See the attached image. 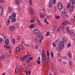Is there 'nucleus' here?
Here are the masks:
<instances>
[{
  "instance_id": "obj_44",
  "label": "nucleus",
  "mask_w": 75,
  "mask_h": 75,
  "mask_svg": "<svg viewBox=\"0 0 75 75\" xmlns=\"http://www.w3.org/2000/svg\"><path fill=\"white\" fill-rule=\"evenodd\" d=\"M64 21V23H65V25H66L67 24H68V21Z\"/></svg>"
},
{
  "instance_id": "obj_20",
  "label": "nucleus",
  "mask_w": 75,
  "mask_h": 75,
  "mask_svg": "<svg viewBox=\"0 0 75 75\" xmlns=\"http://www.w3.org/2000/svg\"><path fill=\"white\" fill-rule=\"evenodd\" d=\"M44 21L45 22V23H46V24H49V23L47 22V19L46 18H45L44 19Z\"/></svg>"
},
{
  "instance_id": "obj_6",
  "label": "nucleus",
  "mask_w": 75,
  "mask_h": 75,
  "mask_svg": "<svg viewBox=\"0 0 75 75\" xmlns=\"http://www.w3.org/2000/svg\"><path fill=\"white\" fill-rule=\"evenodd\" d=\"M63 48L62 47L59 46L57 47V50L59 51H60L61 50H62L63 49Z\"/></svg>"
},
{
  "instance_id": "obj_54",
  "label": "nucleus",
  "mask_w": 75,
  "mask_h": 75,
  "mask_svg": "<svg viewBox=\"0 0 75 75\" xmlns=\"http://www.w3.org/2000/svg\"><path fill=\"white\" fill-rule=\"evenodd\" d=\"M4 2L3 0H0V3H4Z\"/></svg>"
},
{
  "instance_id": "obj_12",
  "label": "nucleus",
  "mask_w": 75,
  "mask_h": 75,
  "mask_svg": "<svg viewBox=\"0 0 75 75\" xmlns=\"http://www.w3.org/2000/svg\"><path fill=\"white\" fill-rule=\"evenodd\" d=\"M63 42H66L67 41V39L66 38L63 37Z\"/></svg>"
},
{
  "instance_id": "obj_32",
  "label": "nucleus",
  "mask_w": 75,
  "mask_h": 75,
  "mask_svg": "<svg viewBox=\"0 0 75 75\" xmlns=\"http://www.w3.org/2000/svg\"><path fill=\"white\" fill-rule=\"evenodd\" d=\"M23 58L25 59H25H27V56L26 55H25L23 56Z\"/></svg>"
},
{
  "instance_id": "obj_45",
  "label": "nucleus",
  "mask_w": 75,
  "mask_h": 75,
  "mask_svg": "<svg viewBox=\"0 0 75 75\" xmlns=\"http://www.w3.org/2000/svg\"><path fill=\"white\" fill-rule=\"evenodd\" d=\"M52 1L53 4H55L56 3V1H55V0H52Z\"/></svg>"
},
{
  "instance_id": "obj_9",
  "label": "nucleus",
  "mask_w": 75,
  "mask_h": 75,
  "mask_svg": "<svg viewBox=\"0 0 75 75\" xmlns=\"http://www.w3.org/2000/svg\"><path fill=\"white\" fill-rule=\"evenodd\" d=\"M42 63L43 64V65H45V61H46V59H44V57H43L42 59Z\"/></svg>"
},
{
  "instance_id": "obj_52",
  "label": "nucleus",
  "mask_w": 75,
  "mask_h": 75,
  "mask_svg": "<svg viewBox=\"0 0 75 75\" xmlns=\"http://www.w3.org/2000/svg\"><path fill=\"white\" fill-rule=\"evenodd\" d=\"M37 62L38 64H40V63H41V62L40 61L38 60Z\"/></svg>"
},
{
  "instance_id": "obj_36",
  "label": "nucleus",
  "mask_w": 75,
  "mask_h": 75,
  "mask_svg": "<svg viewBox=\"0 0 75 75\" xmlns=\"http://www.w3.org/2000/svg\"><path fill=\"white\" fill-rule=\"evenodd\" d=\"M15 3L16 4H17V5H18V4H19V2L18 1V0L15 1Z\"/></svg>"
},
{
  "instance_id": "obj_8",
  "label": "nucleus",
  "mask_w": 75,
  "mask_h": 75,
  "mask_svg": "<svg viewBox=\"0 0 75 75\" xmlns=\"http://www.w3.org/2000/svg\"><path fill=\"white\" fill-rule=\"evenodd\" d=\"M45 54V50H43L42 53V57L43 58H44V57Z\"/></svg>"
},
{
  "instance_id": "obj_57",
  "label": "nucleus",
  "mask_w": 75,
  "mask_h": 75,
  "mask_svg": "<svg viewBox=\"0 0 75 75\" xmlns=\"http://www.w3.org/2000/svg\"><path fill=\"white\" fill-rule=\"evenodd\" d=\"M3 41V39L1 38H0V42H2Z\"/></svg>"
},
{
  "instance_id": "obj_18",
  "label": "nucleus",
  "mask_w": 75,
  "mask_h": 75,
  "mask_svg": "<svg viewBox=\"0 0 75 75\" xmlns=\"http://www.w3.org/2000/svg\"><path fill=\"white\" fill-rule=\"evenodd\" d=\"M16 19L15 18H13L11 21L12 23H14V22H16Z\"/></svg>"
},
{
  "instance_id": "obj_4",
  "label": "nucleus",
  "mask_w": 75,
  "mask_h": 75,
  "mask_svg": "<svg viewBox=\"0 0 75 75\" xmlns=\"http://www.w3.org/2000/svg\"><path fill=\"white\" fill-rule=\"evenodd\" d=\"M9 29L10 31H12L15 30V27L14 26H12L9 28Z\"/></svg>"
},
{
  "instance_id": "obj_11",
  "label": "nucleus",
  "mask_w": 75,
  "mask_h": 75,
  "mask_svg": "<svg viewBox=\"0 0 75 75\" xmlns=\"http://www.w3.org/2000/svg\"><path fill=\"white\" fill-rule=\"evenodd\" d=\"M12 16L13 18H16V14L15 12H13L12 15Z\"/></svg>"
},
{
  "instance_id": "obj_10",
  "label": "nucleus",
  "mask_w": 75,
  "mask_h": 75,
  "mask_svg": "<svg viewBox=\"0 0 75 75\" xmlns=\"http://www.w3.org/2000/svg\"><path fill=\"white\" fill-rule=\"evenodd\" d=\"M5 44L7 45L9 44V40H8V39H7L5 40Z\"/></svg>"
},
{
  "instance_id": "obj_61",
  "label": "nucleus",
  "mask_w": 75,
  "mask_h": 75,
  "mask_svg": "<svg viewBox=\"0 0 75 75\" xmlns=\"http://www.w3.org/2000/svg\"><path fill=\"white\" fill-rule=\"evenodd\" d=\"M66 30L67 31H69V28H67Z\"/></svg>"
},
{
  "instance_id": "obj_33",
  "label": "nucleus",
  "mask_w": 75,
  "mask_h": 75,
  "mask_svg": "<svg viewBox=\"0 0 75 75\" xmlns=\"http://www.w3.org/2000/svg\"><path fill=\"white\" fill-rule=\"evenodd\" d=\"M52 58H54V56L53 55L54 54L53 53V52H50Z\"/></svg>"
},
{
  "instance_id": "obj_2",
  "label": "nucleus",
  "mask_w": 75,
  "mask_h": 75,
  "mask_svg": "<svg viewBox=\"0 0 75 75\" xmlns=\"http://www.w3.org/2000/svg\"><path fill=\"white\" fill-rule=\"evenodd\" d=\"M6 58V55L3 54L1 56V59L2 61H4Z\"/></svg>"
},
{
  "instance_id": "obj_47",
  "label": "nucleus",
  "mask_w": 75,
  "mask_h": 75,
  "mask_svg": "<svg viewBox=\"0 0 75 75\" xmlns=\"http://www.w3.org/2000/svg\"><path fill=\"white\" fill-rule=\"evenodd\" d=\"M59 42V39H57L56 40V41L55 42V43H58Z\"/></svg>"
},
{
  "instance_id": "obj_14",
  "label": "nucleus",
  "mask_w": 75,
  "mask_h": 75,
  "mask_svg": "<svg viewBox=\"0 0 75 75\" xmlns=\"http://www.w3.org/2000/svg\"><path fill=\"white\" fill-rule=\"evenodd\" d=\"M69 34H70L72 36H73V35H74V33H73V32H72L71 30H69Z\"/></svg>"
},
{
  "instance_id": "obj_27",
  "label": "nucleus",
  "mask_w": 75,
  "mask_h": 75,
  "mask_svg": "<svg viewBox=\"0 0 75 75\" xmlns=\"http://www.w3.org/2000/svg\"><path fill=\"white\" fill-rule=\"evenodd\" d=\"M47 61L48 62H50V59H49V57H48V56H47Z\"/></svg>"
},
{
  "instance_id": "obj_53",
  "label": "nucleus",
  "mask_w": 75,
  "mask_h": 75,
  "mask_svg": "<svg viewBox=\"0 0 75 75\" xmlns=\"http://www.w3.org/2000/svg\"><path fill=\"white\" fill-rule=\"evenodd\" d=\"M35 48L36 49L38 48V45H35Z\"/></svg>"
},
{
  "instance_id": "obj_48",
  "label": "nucleus",
  "mask_w": 75,
  "mask_h": 75,
  "mask_svg": "<svg viewBox=\"0 0 75 75\" xmlns=\"http://www.w3.org/2000/svg\"><path fill=\"white\" fill-rule=\"evenodd\" d=\"M13 18V17L12 16H10L9 17V19H10V20H11L12 18Z\"/></svg>"
},
{
  "instance_id": "obj_30",
  "label": "nucleus",
  "mask_w": 75,
  "mask_h": 75,
  "mask_svg": "<svg viewBox=\"0 0 75 75\" xmlns=\"http://www.w3.org/2000/svg\"><path fill=\"white\" fill-rule=\"evenodd\" d=\"M70 1H71V3L72 4H75V0H70Z\"/></svg>"
},
{
  "instance_id": "obj_13",
  "label": "nucleus",
  "mask_w": 75,
  "mask_h": 75,
  "mask_svg": "<svg viewBox=\"0 0 75 75\" xmlns=\"http://www.w3.org/2000/svg\"><path fill=\"white\" fill-rule=\"evenodd\" d=\"M68 57H69L70 58H71V56H72V55H71V53L70 52H68Z\"/></svg>"
},
{
  "instance_id": "obj_25",
  "label": "nucleus",
  "mask_w": 75,
  "mask_h": 75,
  "mask_svg": "<svg viewBox=\"0 0 75 75\" xmlns=\"http://www.w3.org/2000/svg\"><path fill=\"white\" fill-rule=\"evenodd\" d=\"M42 32H40L39 34V35H38V37L39 38H41V35L42 34Z\"/></svg>"
},
{
  "instance_id": "obj_21",
  "label": "nucleus",
  "mask_w": 75,
  "mask_h": 75,
  "mask_svg": "<svg viewBox=\"0 0 75 75\" xmlns=\"http://www.w3.org/2000/svg\"><path fill=\"white\" fill-rule=\"evenodd\" d=\"M40 17H41V18H43L44 17V15L42 14V13H41L40 14Z\"/></svg>"
},
{
  "instance_id": "obj_15",
  "label": "nucleus",
  "mask_w": 75,
  "mask_h": 75,
  "mask_svg": "<svg viewBox=\"0 0 75 75\" xmlns=\"http://www.w3.org/2000/svg\"><path fill=\"white\" fill-rule=\"evenodd\" d=\"M50 6L51 7L52 6V2L51 1H50L49 2Z\"/></svg>"
},
{
  "instance_id": "obj_43",
  "label": "nucleus",
  "mask_w": 75,
  "mask_h": 75,
  "mask_svg": "<svg viewBox=\"0 0 75 75\" xmlns=\"http://www.w3.org/2000/svg\"><path fill=\"white\" fill-rule=\"evenodd\" d=\"M12 42L13 44H15L16 42H15V40L14 39H12Z\"/></svg>"
},
{
  "instance_id": "obj_51",
  "label": "nucleus",
  "mask_w": 75,
  "mask_h": 75,
  "mask_svg": "<svg viewBox=\"0 0 75 75\" xmlns=\"http://www.w3.org/2000/svg\"><path fill=\"white\" fill-rule=\"evenodd\" d=\"M71 4H69L67 6V8H69V7H70V6H71Z\"/></svg>"
},
{
  "instance_id": "obj_59",
  "label": "nucleus",
  "mask_w": 75,
  "mask_h": 75,
  "mask_svg": "<svg viewBox=\"0 0 75 75\" xmlns=\"http://www.w3.org/2000/svg\"><path fill=\"white\" fill-rule=\"evenodd\" d=\"M16 10L18 11H20L21 10V9L19 7H18L16 8Z\"/></svg>"
},
{
  "instance_id": "obj_46",
  "label": "nucleus",
  "mask_w": 75,
  "mask_h": 75,
  "mask_svg": "<svg viewBox=\"0 0 75 75\" xmlns=\"http://www.w3.org/2000/svg\"><path fill=\"white\" fill-rule=\"evenodd\" d=\"M62 13L65 16V15H66V14H67V12H63Z\"/></svg>"
},
{
  "instance_id": "obj_26",
  "label": "nucleus",
  "mask_w": 75,
  "mask_h": 75,
  "mask_svg": "<svg viewBox=\"0 0 75 75\" xmlns=\"http://www.w3.org/2000/svg\"><path fill=\"white\" fill-rule=\"evenodd\" d=\"M8 10L10 13L12 11V8L10 7H8Z\"/></svg>"
},
{
  "instance_id": "obj_31",
  "label": "nucleus",
  "mask_w": 75,
  "mask_h": 75,
  "mask_svg": "<svg viewBox=\"0 0 75 75\" xmlns=\"http://www.w3.org/2000/svg\"><path fill=\"white\" fill-rule=\"evenodd\" d=\"M34 27V24H32L30 26L29 28H33Z\"/></svg>"
},
{
  "instance_id": "obj_40",
  "label": "nucleus",
  "mask_w": 75,
  "mask_h": 75,
  "mask_svg": "<svg viewBox=\"0 0 75 75\" xmlns=\"http://www.w3.org/2000/svg\"><path fill=\"white\" fill-rule=\"evenodd\" d=\"M59 17H60V16H55V18H57V19H59Z\"/></svg>"
},
{
  "instance_id": "obj_23",
  "label": "nucleus",
  "mask_w": 75,
  "mask_h": 75,
  "mask_svg": "<svg viewBox=\"0 0 75 75\" xmlns=\"http://www.w3.org/2000/svg\"><path fill=\"white\" fill-rule=\"evenodd\" d=\"M57 30V25H54L53 27V30L54 31H55Z\"/></svg>"
},
{
  "instance_id": "obj_64",
  "label": "nucleus",
  "mask_w": 75,
  "mask_h": 75,
  "mask_svg": "<svg viewBox=\"0 0 75 75\" xmlns=\"http://www.w3.org/2000/svg\"><path fill=\"white\" fill-rule=\"evenodd\" d=\"M33 59V58L32 57H29L28 58V59L30 60H32V59Z\"/></svg>"
},
{
  "instance_id": "obj_28",
  "label": "nucleus",
  "mask_w": 75,
  "mask_h": 75,
  "mask_svg": "<svg viewBox=\"0 0 75 75\" xmlns=\"http://www.w3.org/2000/svg\"><path fill=\"white\" fill-rule=\"evenodd\" d=\"M20 48L21 49V50H23V47L21 45H20L19 46Z\"/></svg>"
},
{
  "instance_id": "obj_34",
  "label": "nucleus",
  "mask_w": 75,
  "mask_h": 75,
  "mask_svg": "<svg viewBox=\"0 0 75 75\" xmlns=\"http://www.w3.org/2000/svg\"><path fill=\"white\" fill-rule=\"evenodd\" d=\"M20 60L22 61H24L25 60V59L23 57H21L20 59Z\"/></svg>"
},
{
  "instance_id": "obj_3",
  "label": "nucleus",
  "mask_w": 75,
  "mask_h": 75,
  "mask_svg": "<svg viewBox=\"0 0 75 75\" xmlns=\"http://www.w3.org/2000/svg\"><path fill=\"white\" fill-rule=\"evenodd\" d=\"M58 4L57 6L59 10H62V8L63 6H62V5H61V4Z\"/></svg>"
},
{
  "instance_id": "obj_7",
  "label": "nucleus",
  "mask_w": 75,
  "mask_h": 75,
  "mask_svg": "<svg viewBox=\"0 0 75 75\" xmlns=\"http://www.w3.org/2000/svg\"><path fill=\"white\" fill-rule=\"evenodd\" d=\"M3 8L0 6V16H1L3 14Z\"/></svg>"
},
{
  "instance_id": "obj_24",
  "label": "nucleus",
  "mask_w": 75,
  "mask_h": 75,
  "mask_svg": "<svg viewBox=\"0 0 75 75\" xmlns=\"http://www.w3.org/2000/svg\"><path fill=\"white\" fill-rule=\"evenodd\" d=\"M16 51L18 52H19L20 51V48H19V47H17L16 48Z\"/></svg>"
},
{
  "instance_id": "obj_16",
  "label": "nucleus",
  "mask_w": 75,
  "mask_h": 75,
  "mask_svg": "<svg viewBox=\"0 0 75 75\" xmlns=\"http://www.w3.org/2000/svg\"><path fill=\"white\" fill-rule=\"evenodd\" d=\"M10 22V20L8 19L7 20L6 23V24L7 25H9Z\"/></svg>"
},
{
  "instance_id": "obj_22",
  "label": "nucleus",
  "mask_w": 75,
  "mask_h": 75,
  "mask_svg": "<svg viewBox=\"0 0 75 75\" xmlns=\"http://www.w3.org/2000/svg\"><path fill=\"white\" fill-rule=\"evenodd\" d=\"M29 11L32 15H33L34 14V11L32 9H31V10H30Z\"/></svg>"
},
{
  "instance_id": "obj_63",
  "label": "nucleus",
  "mask_w": 75,
  "mask_h": 75,
  "mask_svg": "<svg viewBox=\"0 0 75 75\" xmlns=\"http://www.w3.org/2000/svg\"><path fill=\"white\" fill-rule=\"evenodd\" d=\"M17 39L18 40H19L20 39V38L19 36H18L17 38Z\"/></svg>"
},
{
  "instance_id": "obj_37",
  "label": "nucleus",
  "mask_w": 75,
  "mask_h": 75,
  "mask_svg": "<svg viewBox=\"0 0 75 75\" xmlns=\"http://www.w3.org/2000/svg\"><path fill=\"white\" fill-rule=\"evenodd\" d=\"M29 3L30 5H32L33 4L32 3V0H29Z\"/></svg>"
},
{
  "instance_id": "obj_49",
  "label": "nucleus",
  "mask_w": 75,
  "mask_h": 75,
  "mask_svg": "<svg viewBox=\"0 0 75 75\" xmlns=\"http://www.w3.org/2000/svg\"><path fill=\"white\" fill-rule=\"evenodd\" d=\"M61 24L62 25H65V23L64 21L62 22V23H61Z\"/></svg>"
},
{
  "instance_id": "obj_29",
  "label": "nucleus",
  "mask_w": 75,
  "mask_h": 75,
  "mask_svg": "<svg viewBox=\"0 0 75 75\" xmlns=\"http://www.w3.org/2000/svg\"><path fill=\"white\" fill-rule=\"evenodd\" d=\"M18 68H16V70H15V73L16 74H17V72H18Z\"/></svg>"
},
{
  "instance_id": "obj_38",
  "label": "nucleus",
  "mask_w": 75,
  "mask_h": 75,
  "mask_svg": "<svg viewBox=\"0 0 75 75\" xmlns=\"http://www.w3.org/2000/svg\"><path fill=\"white\" fill-rule=\"evenodd\" d=\"M67 63L65 62H62V64L64 65H66Z\"/></svg>"
},
{
  "instance_id": "obj_55",
  "label": "nucleus",
  "mask_w": 75,
  "mask_h": 75,
  "mask_svg": "<svg viewBox=\"0 0 75 75\" xmlns=\"http://www.w3.org/2000/svg\"><path fill=\"white\" fill-rule=\"evenodd\" d=\"M34 19H33V20H31V21H30V22L31 23H34Z\"/></svg>"
},
{
  "instance_id": "obj_60",
  "label": "nucleus",
  "mask_w": 75,
  "mask_h": 75,
  "mask_svg": "<svg viewBox=\"0 0 75 75\" xmlns=\"http://www.w3.org/2000/svg\"><path fill=\"white\" fill-rule=\"evenodd\" d=\"M74 8H69V10L70 11H73Z\"/></svg>"
},
{
  "instance_id": "obj_50",
  "label": "nucleus",
  "mask_w": 75,
  "mask_h": 75,
  "mask_svg": "<svg viewBox=\"0 0 75 75\" xmlns=\"http://www.w3.org/2000/svg\"><path fill=\"white\" fill-rule=\"evenodd\" d=\"M52 45L54 47H56V45L55 44V43L54 42L52 43Z\"/></svg>"
},
{
  "instance_id": "obj_5",
  "label": "nucleus",
  "mask_w": 75,
  "mask_h": 75,
  "mask_svg": "<svg viewBox=\"0 0 75 75\" xmlns=\"http://www.w3.org/2000/svg\"><path fill=\"white\" fill-rule=\"evenodd\" d=\"M33 33H35V34H39L40 33V32L39 31V30L37 29H34L33 30Z\"/></svg>"
},
{
  "instance_id": "obj_42",
  "label": "nucleus",
  "mask_w": 75,
  "mask_h": 75,
  "mask_svg": "<svg viewBox=\"0 0 75 75\" xmlns=\"http://www.w3.org/2000/svg\"><path fill=\"white\" fill-rule=\"evenodd\" d=\"M37 22L38 24L39 25H41V23H40V22L39 20H37Z\"/></svg>"
},
{
  "instance_id": "obj_41",
  "label": "nucleus",
  "mask_w": 75,
  "mask_h": 75,
  "mask_svg": "<svg viewBox=\"0 0 75 75\" xmlns=\"http://www.w3.org/2000/svg\"><path fill=\"white\" fill-rule=\"evenodd\" d=\"M49 35H50V32H47L46 34V36H49Z\"/></svg>"
},
{
  "instance_id": "obj_58",
  "label": "nucleus",
  "mask_w": 75,
  "mask_h": 75,
  "mask_svg": "<svg viewBox=\"0 0 75 75\" xmlns=\"http://www.w3.org/2000/svg\"><path fill=\"white\" fill-rule=\"evenodd\" d=\"M47 54L48 55L47 56H50V53H49V52H48V51L47 50Z\"/></svg>"
},
{
  "instance_id": "obj_19",
  "label": "nucleus",
  "mask_w": 75,
  "mask_h": 75,
  "mask_svg": "<svg viewBox=\"0 0 75 75\" xmlns=\"http://www.w3.org/2000/svg\"><path fill=\"white\" fill-rule=\"evenodd\" d=\"M51 70L52 71V72H54V66L52 65L51 67Z\"/></svg>"
},
{
  "instance_id": "obj_39",
  "label": "nucleus",
  "mask_w": 75,
  "mask_h": 75,
  "mask_svg": "<svg viewBox=\"0 0 75 75\" xmlns=\"http://www.w3.org/2000/svg\"><path fill=\"white\" fill-rule=\"evenodd\" d=\"M51 16H47V19H50L51 18Z\"/></svg>"
},
{
  "instance_id": "obj_17",
  "label": "nucleus",
  "mask_w": 75,
  "mask_h": 75,
  "mask_svg": "<svg viewBox=\"0 0 75 75\" xmlns=\"http://www.w3.org/2000/svg\"><path fill=\"white\" fill-rule=\"evenodd\" d=\"M24 67H25V64H22L21 66V69H24Z\"/></svg>"
},
{
  "instance_id": "obj_35",
  "label": "nucleus",
  "mask_w": 75,
  "mask_h": 75,
  "mask_svg": "<svg viewBox=\"0 0 75 75\" xmlns=\"http://www.w3.org/2000/svg\"><path fill=\"white\" fill-rule=\"evenodd\" d=\"M43 40V36H42V37L39 40V41L40 42H41V40Z\"/></svg>"
},
{
  "instance_id": "obj_56",
  "label": "nucleus",
  "mask_w": 75,
  "mask_h": 75,
  "mask_svg": "<svg viewBox=\"0 0 75 75\" xmlns=\"http://www.w3.org/2000/svg\"><path fill=\"white\" fill-rule=\"evenodd\" d=\"M69 64L70 65V66H71V65H72V62H69Z\"/></svg>"
},
{
  "instance_id": "obj_62",
  "label": "nucleus",
  "mask_w": 75,
  "mask_h": 75,
  "mask_svg": "<svg viewBox=\"0 0 75 75\" xmlns=\"http://www.w3.org/2000/svg\"><path fill=\"white\" fill-rule=\"evenodd\" d=\"M70 46H71V44L68 43V45L67 46V47H70Z\"/></svg>"
},
{
  "instance_id": "obj_1",
  "label": "nucleus",
  "mask_w": 75,
  "mask_h": 75,
  "mask_svg": "<svg viewBox=\"0 0 75 75\" xmlns=\"http://www.w3.org/2000/svg\"><path fill=\"white\" fill-rule=\"evenodd\" d=\"M58 45L60 47L64 48V42L62 41H60L58 43Z\"/></svg>"
}]
</instances>
